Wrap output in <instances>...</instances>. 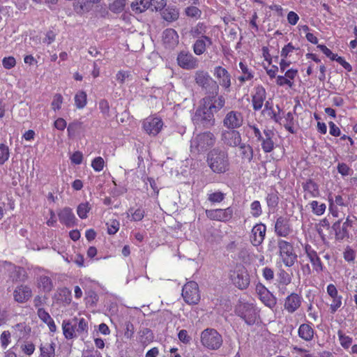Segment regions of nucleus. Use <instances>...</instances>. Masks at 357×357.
<instances>
[{
  "instance_id": "nucleus-43",
  "label": "nucleus",
  "mask_w": 357,
  "mask_h": 357,
  "mask_svg": "<svg viewBox=\"0 0 357 357\" xmlns=\"http://www.w3.org/2000/svg\"><path fill=\"white\" fill-rule=\"evenodd\" d=\"M312 211L317 215H321L324 213L326 206L325 204H319L317 201H312L310 202Z\"/></svg>"
},
{
  "instance_id": "nucleus-28",
  "label": "nucleus",
  "mask_w": 357,
  "mask_h": 357,
  "mask_svg": "<svg viewBox=\"0 0 357 357\" xmlns=\"http://www.w3.org/2000/svg\"><path fill=\"white\" fill-rule=\"evenodd\" d=\"M58 217L61 223L66 227H73L75 224L76 218L72 208L65 207L58 211Z\"/></svg>"
},
{
  "instance_id": "nucleus-26",
  "label": "nucleus",
  "mask_w": 357,
  "mask_h": 357,
  "mask_svg": "<svg viewBox=\"0 0 357 357\" xmlns=\"http://www.w3.org/2000/svg\"><path fill=\"white\" fill-rule=\"evenodd\" d=\"M303 298L296 293H291L284 300V308L289 313H294L301 305Z\"/></svg>"
},
{
  "instance_id": "nucleus-33",
  "label": "nucleus",
  "mask_w": 357,
  "mask_h": 357,
  "mask_svg": "<svg viewBox=\"0 0 357 357\" xmlns=\"http://www.w3.org/2000/svg\"><path fill=\"white\" fill-rule=\"evenodd\" d=\"M162 19L167 22L176 21L179 17L178 10L174 7L168 6L161 13Z\"/></svg>"
},
{
  "instance_id": "nucleus-39",
  "label": "nucleus",
  "mask_w": 357,
  "mask_h": 357,
  "mask_svg": "<svg viewBox=\"0 0 357 357\" xmlns=\"http://www.w3.org/2000/svg\"><path fill=\"white\" fill-rule=\"evenodd\" d=\"M82 129V122L75 121L70 123L67 128L68 135L70 137H75Z\"/></svg>"
},
{
  "instance_id": "nucleus-51",
  "label": "nucleus",
  "mask_w": 357,
  "mask_h": 357,
  "mask_svg": "<svg viewBox=\"0 0 357 357\" xmlns=\"http://www.w3.org/2000/svg\"><path fill=\"white\" fill-rule=\"evenodd\" d=\"M278 280L280 284L287 285L291 282V277L284 270L281 269L278 273Z\"/></svg>"
},
{
  "instance_id": "nucleus-36",
  "label": "nucleus",
  "mask_w": 357,
  "mask_h": 357,
  "mask_svg": "<svg viewBox=\"0 0 357 357\" xmlns=\"http://www.w3.org/2000/svg\"><path fill=\"white\" fill-rule=\"evenodd\" d=\"M87 103V95L84 91H79L75 96V104L77 108L83 109Z\"/></svg>"
},
{
  "instance_id": "nucleus-5",
  "label": "nucleus",
  "mask_w": 357,
  "mask_h": 357,
  "mask_svg": "<svg viewBox=\"0 0 357 357\" xmlns=\"http://www.w3.org/2000/svg\"><path fill=\"white\" fill-rule=\"evenodd\" d=\"M202 345L209 350L219 349L223 343L222 337L215 329L208 328L200 334Z\"/></svg>"
},
{
  "instance_id": "nucleus-3",
  "label": "nucleus",
  "mask_w": 357,
  "mask_h": 357,
  "mask_svg": "<svg viewBox=\"0 0 357 357\" xmlns=\"http://www.w3.org/2000/svg\"><path fill=\"white\" fill-rule=\"evenodd\" d=\"M215 142L214 135L209 132H204L194 136L190 140V151L193 154H199L213 146Z\"/></svg>"
},
{
  "instance_id": "nucleus-35",
  "label": "nucleus",
  "mask_w": 357,
  "mask_h": 357,
  "mask_svg": "<svg viewBox=\"0 0 357 357\" xmlns=\"http://www.w3.org/2000/svg\"><path fill=\"white\" fill-rule=\"evenodd\" d=\"M239 151L241 158L244 160L250 162L253 158L252 148L247 144L243 143L239 145Z\"/></svg>"
},
{
  "instance_id": "nucleus-10",
  "label": "nucleus",
  "mask_w": 357,
  "mask_h": 357,
  "mask_svg": "<svg viewBox=\"0 0 357 357\" xmlns=\"http://www.w3.org/2000/svg\"><path fill=\"white\" fill-rule=\"evenodd\" d=\"M236 313L248 325L254 324L258 317V312L255 307L249 303L239 305L236 309Z\"/></svg>"
},
{
  "instance_id": "nucleus-14",
  "label": "nucleus",
  "mask_w": 357,
  "mask_h": 357,
  "mask_svg": "<svg viewBox=\"0 0 357 357\" xmlns=\"http://www.w3.org/2000/svg\"><path fill=\"white\" fill-rule=\"evenodd\" d=\"M274 229L276 235L280 237L287 238L293 233L289 220L282 216L277 218Z\"/></svg>"
},
{
  "instance_id": "nucleus-60",
  "label": "nucleus",
  "mask_w": 357,
  "mask_h": 357,
  "mask_svg": "<svg viewBox=\"0 0 357 357\" xmlns=\"http://www.w3.org/2000/svg\"><path fill=\"white\" fill-rule=\"evenodd\" d=\"M63 102V97L61 94L56 93L54 96L53 100L52 102V108L56 111L61 109V104Z\"/></svg>"
},
{
  "instance_id": "nucleus-24",
  "label": "nucleus",
  "mask_w": 357,
  "mask_h": 357,
  "mask_svg": "<svg viewBox=\"0 0 357 357\" xmlns=\"http://www.w3.org/2000/svg\"><path fill=\"white\" fill-rule=\"evenodd\" d=\"M32 296L31 289L24 284L17 286L13 291L14 300L19 303H24Z\"/></svg>"
},
{
  "instance_id": "nucleus-21",
  "label": "nucleus",
  "mask_w": 357,
  "mask_h": 357,
  "mask_svg": "<svg viewBox=\"0 0 357 357\" xmlns=\"http://www.w3.org/2000/svg\"><path fill=\"white\" fill-rule=\"evenodd\" d=\"M266 98V92L262 86H257L255 88L254 93L252 96V103L253 109L258 111L261 109L264 105Z\"/></svg>"
},
{
  "instance_id": "nucleus-53",
  "label": "nucleus",
  "mask_w": 357,
  "mask_h": 357,
  "mask_svg": "<svg viewBox=\"0 0 357 357\" xmlns=\"http://www.w3.org/2000/svg\"><path fill=\"white\" fill-rule=\"evenodd\" d=\"M107 233L110 235L115 234L119 229L120 224L116 220H109L107 223Z\"/></svg>"
},
{
  "instance_id": "nucleus-47",
  "label": "nucleus",
  "mask_w": 357,
  "mask_h": 357,
  "mask_svg": "<svg viewBox=\"0 0 357 357\" xmlns=\"http://www.w3.org/2000/svg\"><path fill=\"white\" fill-rule=\"evenodd\" d=\"M206 31V26L204 23L199 22L190 31V34L194 37H198L200 35H203Z\"/></svg>"
},
{
  "instance_id": "nucleus-8",
  "label": "nucleus",
  "mask_w": 357,
  "mask_h": 357,
  "mask_svg": "<svg viewBox=\"0 0 357 357\" xmlns=\"http://www.w3.org/2000/svg\"><path fill=\"white\" fill-rule=\"evenodd\" d=\"M229 278L233 284L240 289H246L250 284L249 274L242 264H237L230 271Z\"/></svg>"
},
{
  "instance_id": "nucleus-11",
  "label": "nucleus",
  "mask_w": 357,
  "mask_h": 357,
  "mask_svg": "<svg viewBox=\"0 0 357 357\" xmlns=\"http://www.w3.org/2000/svg\"><path fill=\"white\" fill-rule=\"evenodd\" d=\"M206 215L211 220L227 222L232 218L234 210L231 207H227L225 209H208L206 210Z\"/></svg>"
},
{
  "instance_id": "nucleus-23",
  "label": "nucleus",
  "mask_w": 357,
  "mask_h": 357,
  "mask_svg": "<svg viewBox=\"0 0 357 357\" xmlns=\"http://www.w3.org/2000/svg\"><path fill=\"white\" fill-rule=\"evenodd\" d=\"M305 254L309 259L313 269L317 273H321L324 270V265L321 261V259L318 256L317 252L310 245H306L305 246Z\"/></svg>"
},
{
  "instance_id": "nucleus-29",
  "label": "nucleus",
  "mask_w": 357,
  "mask_h": 357,
  "mask_svg": "<svg viewBox=\"0 0 357 357\" xmlns=\"http://www.w3.org/2000/svg\"><path fill=\"white\" fill-rule=\"evenodd\" d=\"M163 43L168 48H174L178 43V35L173 29H167L163 32Z\"/></svg>"
},
{
  "instance_id": "nucleus-56",
  "label": "nucleus",
  "mask_w": 357,
  "mask_h": 357,
  "mask_svg": "<svg viewBox=\"0 0 357 357\" xmlns=\"http://www.w3.org/2000/svg\"><path fill=\"white\" fill-rule=\"evenodd\" d=\"M185 13L187 16L190 17L199 18L202 15V11L197 7L188 6L185 8Z\"/></svg>"
},
{
  "instance_id": "nucleus-6",
  "label": "nucleus",
  "mask_w": 357,
  "mask_h": 357,
  "mask_svg": "<svg viewBox=\"0 0 357 357\" xmlns=\"http://www.w3.org/2000/svg\"><path fill=\"white\" fill-rule=\"evenodd\" d=\"M279 255L281 261L287 267H291L297 260L293 245L284 240H279L278 242Z\"/></svg>"
},
{
  "instance_id": "nucleus-9",
  "label": "nucleus",
  "mask_w": 357,
  "mask_h": 357,
  "mask_svg": "<svg viewBox=\"0 0 357 357\" xmlns=\"http://www.w3.org/2000/svg\"><path fill=\"white\" fill-rule=\"evenodd\" d=\"M182 296L185 302L189 305L198 303L200 300V294L197 282L194 281L187 282L183 287Z\"/></svg>"
},
{
  "instance_id": "nucleus-61",
  "label": "nucleus",
  "mask_w": 357,
  "mask_h": 357,
  "mask_svg": "<svg viewBox=\"0 0 357 357\" xmlns=\"http://www.w3.org/2000/svg\"><path fill=\"white\" fill-rule=\"evenodd\" d=\"M317 47L328 58H330L333 61H335L337 58V54L333 53L331 50H329L324 45H318Z\"/></svg>"
},
{
  "instance_id": "nucleus-1",
  "label": "nucleus",
  "mask_w": 357,
  "mask_h": 357,
  "mask_svg": "<svg viewBox=\"0 0 357 357\" xmlns=\"http://www.w3.org/2000/svg\"><path fill=\"white\" fill-rule=\"evenodd\" d=\"M62 328L65 337L73 339L77 336L87 335L89 325L84 318L75 317L70 321H63Z\"/></svg>"
},
{
  "instance_id": "nucleus-13",
  "label": "nucleus",
  "mask_w": 357,
  "mask_h": 357,
  "mask_svg": "<svg viewBox=\"0 0 357 357\" xmlns=\"http://www.w3.org/2000/svg\"><path fill=\"white\" fill-rule=\"evenodd\" d=\"M162 126L163 122L158 117L149 116L143 121V129L149 135H157L160 132Z\"/></svg>"
},
{
  "instance_id": "nucleus-25",
  "label": "nucleus",
  "mask_w": 357,
  "mask_h": 357,
  "mask_svg": "<svg viewBox=\"0 0 357 357\" xmlns=\"http://www.w3.org/2000/svg\"><path fill=\"white\" fill-rule=\"evenodd\" d=\"M303 197L305 200L318 197L320 195L319 185L312 179L302 183Z\"/></svg>"
},
{
  "instance_id": "nucleus-41",
  "label": "nucleus",
  "mask_w": 357,
  "mask_h": 357,
  "mask_svg": "<svg viewBox=\"0 0 357 357\" xmlns=\"http://www.w3.org/2000/svg\"><path fill=\"white\" fill-rule=\"evenodd\" d=\"M132 10L136 13H141L149 8V0H141L140 2H132Z\"/></svg>"
},
{
  "instance_id": "nucleus-50",
  "label": "nucleus",
  "mask_w": 357,
  "mask_h": 357,
  "mask_svg": "<svg viewBox=\"0 0 357 357\" xmlns=\"http://www.w3.org/2000/svg\"><path fill=\"white\" fill-rule=\"evenodd\" d=\"M94 3L89 1V0H79L76 5V9L79 12H87Z\"/></svg>"
},
{
  "instance_id": "nucleus-46",
  "label": "nucleus",
  "mask_w": 357,
  "mask_h": 357,
  "mask_svg": "<svg viewBox=\"0 0 357 357\" xmlns=\"http://www.w3.org/2000/svg\"><path fill=\"white\" fill-rule=\"evenodd\" d=\"M267 205L271 208H275L279 202V197L277 192H273L268 194L266 197Z\"/></svg>"
},
{
  "instance_id": "nucleus-38",
  "label": "nucleus",
  "mask_w": 357,
  "mask_h": 357,
  "mask_svg": "<svg viewBox=\"0 0 357 357\" xmlns=\"http://www.w3.org/2000/svg\"><path fill=\"white\" fill-rule=\"evenodd\" d=\"M263 112L266 114L270 119H273L275 122H279L280 118L278 114L274 111L273 107L271 102L266 101L264 104V109Z\"/></svg>"
},
{
  "instance_id": "nucleus-20",
  "label": "nucleus",
  "mask_w": 357,
  "mask_h": 357,
  "mask_svg": "<svg viewBox=\"0 0 357 357\" xmlns=\"http://www.w3.org/2000/svg\"><path fill=\"white\" fill-rule=\"evenodd\" d=\"M275 133L272 130L265 129L260 138H257L261 142V149L265 153H270L274 149V142L273 138Z\"/></svg>"
},
{
  "instance_id": "nucleus-40",
  "label": "nucleus",
  "mask_w": 357,
  "mask_h": 357,
  "mask_svg": "<svg viewBox=\"0 0 357 357\" xmlns=\"http://www.w3.org/2000/svg\"><path fill=\"white\" fill-rule=\"evenodd\" d=\"M337 336H338V339H339V342H340V345L344 349H348L352 342H353V339L352 337L348 336V335H346L341 330H339L337 331Z\"/></svg>"
},
{
  "instance_id": "nucleus-37",
  "label": "nucleus",
  "mask_w": 357,
  "mask_h": 357,
  "mask_svg": "<svg viewBox=\"0 0 357 357\" xmlns=\"http://www.w3.org/2000/svg\"><path fill=\"white\" fill-rule=\"evenodd\" d=\"M40 357H54V344L45 343L40 347Z\"/></svg>"
},
{
  "instance_id": "nucleus-17",
  "label": "nucleus",
  "mask_w": 357,
  "mask_h": 357,
  "mask_svg": "<svg viewBox=\"0 0 357 357\" xmlns=\"http://www.w3.org/2000/svg\"><path fill=\"white\" fill-rule=\"evenodd\" d=\"M221 139L225 144L236 147L241 144V136L236 129H228L222 132Z\"/></svg>"
},
{
  "instance_id": "nucleus-55",
  "label": "nucleus",
  "mask_w": 357,
  "mask_h": 357,
  "mask_svg": "<svg viewBox=\"0 0 357 357\" xmlns=\"http://www.w3.org/2000/svg\"><path fill=\"white\" fill-rule=\"evenodd\" d=\"M225 195L221 192H215L208 195V200L211 203H220L225 199Z\"/></svg>"
},
{
  "instance_id": "nucleus-27",
  "label": "nucleus",
  "mask_w": 357,
  "mask_h": 357,
  "mask_svg": "<svg viewBox=\"0 0 357 357\" xmlns=\"http://www.w3.org/2000/svg\"><path fill=\"white\" fill-rule=\"evenodd\" d=\"M3 264L10 272V278L13 281L24 282L27 280V273L24 268L15 266L6 261L3 262Z\"/></svg>"
},
{
  "instance_id": "nucleus-19",
  "label": "nucleus",
  "mask_w": 357,
  "mask_h": 357,
  "mask_svg": "<svg viewBox=\"0 0 357 357\" xmlns=\"http://www.w3.org/2000/svg\"><path fill=\"white\" fill-rule=\"evenodd\" d=\"M266 227L264 224L259 223L255 225L251 231L250 242L254 246L260 245L266 236Z\"/></svg>"
},
{
  "instance_id": "nucleus-30",
  "label": "nucleus",
  "mask_w": 357,
  "mask_h": 357,
  "mask_svg": "<svg viewBox=\"0 0 357 357\" xmlns=\"http://www.w3.org/2000/svg\"><path fill=\"white\" fill-rule=\"evenodd\" d=\"M37 287L43 292H50L54 287L52 280L45 273L39 275L36 278Z\"/></svg>"
},
{
  "instance_id": "nucleus-57",
  "label": "nucleus",
  "mask_w": 357,
  "mask_h": 357,
  "mask_svg": "<svg viewBox=\"0 0 357 357\" xmlns=\"http://www.w3.org/2000/svg\"><path fill=\"white\" fill-rule=\"evenodd\" d=\"M105 161L102 157L95 158L91 162V167L96 172H100L103 169Z\"/></svg>"
},
{
  "instance_id": "nucleus-31",
  "label": "nucleus",
  "mask_w": 357,
  "mask_h": 357,
  "mask_svg": "<svg viewBox=\"0 0 357 357\" xmlns=\"http://www.w3.org/2000/svg\"><path fill=\"white\" fill-rule=\"evenodd\" d=\"M211 44L212 40L209 37L202 36L194 43L193 51L195 54L201 55L205 52L206 47L210 46Z\"/></svg>"
},
{
  "instance_id": "nucleus-22",
  "label": "nucleus",
  "mask_w": 357,
  "mask_h": 357,
  "mask_svg": "<svg viewBox=\"0 0 357 357\" xmlns=\"http://www.w3.org/2000/svg\"><path fill=\"white\" fill-rule=\"evenodd\" d=\"M352 220L349 219L348 217L346 219V221L341 225L340 220L335 222L333 226L332 229L335 231V238L338 241L343 240L345 238L349 237V231L347 228L349 227H351Z\"/></svg>"
},
{
  "instance_id": "nucleus-7",
  "label": "nucleus",
  "mask_w": 357,
  "mask_h": 357,
  "mask_svg": "<svg viewBox=\"0 0 357 357\" xmlns=\"http://www.w3.org/2000/svg\"><path fill=\"white\" fill-rule=\"evenodd\" d=\"M195 80L196 84L204 89L207 93L214 95L218 93V84L207 72L197 70L195 73Z\"/></svg>"
},
{
  "instance_id": "nucleus-18",
  "label": "nucleus",
  "mask_w": 357,
  "mask_h": 357,
  "mask_svg": "<svg viewBox=\"0 0 357 357\" xmlns=\"http://www.w3.org/2000/svg\"><path fill=\"white\" fill-rule=\"evenodd\" d=\"M213 75L218 84L226 91H229L231 86V75L222 66H216L214 68Z\"/></svg>"
},
{
  "instance_id": "nucleus-12",
  "label": "nucleus",
  "mask_w": 357,
  "mask_h": 357,
  "mask_svg": "<svg viewBox=\"0 0 357 357\" xmlns=\"http://www.w3.org/2000/svg\"><path fill=\"white\" fill-rule=\"evenodd\" d=\"M243 124V116L241 112L231 110L227 112L223 119V126L227 129H237Z\"/></svg>"
},
{
  "instance_id": "nucleus-42",
  "label": "nucleus",
  "mask_w": 357,
  "mask_h": 357,
  "mask_svg": "<svg viewBox=\"0 0 357 357\" xmlns=\"http://www.w3.org/2000/svg\"><path fill=\"white\" fill-rule=\"evenodd\" d=\"M91 209V207L89 202L81 203L77 206V213L81 219H86L87 213Z\"/></svg>"
},
{
  "instance_id": "nucleus-48",
  "label": "nucleus",
  "mask_w": 357,
  "mask_h": 357,
  "mask_svg": "<svg viewBox=\"0 0 357 357\" xmlns=\"http://www.w3.org/2000/svg\"><path fill=\"white\" fill-rule=\"evenodd\" d=\"M125 2L126 0H114L109 5L110 10L116 13L122 12L126 5Z\"/></svg>"
},
{
  "instance_id": "nucleus-58",
  "label": "nucleus",
  "mask_w": 357,
  "mask_h": 357,
  "mask_svg": "<svg viewBox=\"0 0 357 357\" xmlns=\"http://www.w3.org/2000/svg\"><path fill=\"white\" fill-rule=\"evenodd\" d=\"M129 212L131 214V220L132 221H140L142 220L145 215L144 209L139 208L132 212V209H130Z\"/></svg>"
},
{
  "instance_id": "nucleus-49",
  "label": "nucleus",
  "mask_w": 357,
  "mask_h": 357,
  "mask_svg": "<svg viewBox=\"0 0 357 357\" xmlns=\"http://www.w3.org/2000/svg\"><path fill=\"white\" fill-rule=\"evenodd\" d=\"M10 157V150L7 145L0 144V165H3Z\"/></svg>"
},
{
  "instance_id": "nucleus-64",
  "label": "nucleus",
  "mask_w": 357,
  "mask_h": 357,
  "mask_svg": "<svg viewBox=\"0 0 357 357\" xmlns=\"http://www.w3.org/2000/svg\"><path fill=\"white\" fill-rule=\"evenodd\" d=\"M2 64L6 69H10L15 66L16 61L13 56L5 57L2 61Z\"/></svg>"
},
{
  "instance_id": "nucleus-52",
  "label": "nucleus",
  "mask_w": 357,
  "mask_h": 357,
  "mask_svg": "<svg viewBox=\"0 0 357 357\" xmlns=\"http://www.w3.org/2000/svg\"><path fill=\"white\" fill-rule=\"evenodd\" d=\"M250 213L255 218H258L262 214V208L259 201H254L250 204Z\"/></svg>"
},
{
  "instance_id": "nucleus-15",
  "label": "nucleus",
  "mask_w": 357,
  "mask_h": 357,
  "mask_svg": "<svg viewBox=\"0 0 357 357\" xmlns=\"http://www.w3.org/2000/svg\"><path fill=\"white\" fill-rule=\"evenodd\" d=\"M178 65L186 70H192L198 67L199 61L191 53L181 52L177 56Z\"/></svg>"
},
{
  "instance_id": "nucleus-4",
  "label": "nucleus",
  "mask_w": 357,
  "mask_h": 357,
  "mask_svg": "<svg viewBox=\"0 0 357 357\" xmlns=\"http://www.w3.org/2000/svg\"><path fill=\"white\" fill-rule=\"evenodd\" d=\"M210 98H204L202 100V105L195 112L192 116L194 124L204 128H209L215 124V118L213 112L206 109V102H209Z\"/></svg>"
},
{
  "instance_id": "nucleus-62",
  "label": "nucleus",
  "mask_w": 357,
  "mask_h": 357,
  "mask_svg": "<svg viewBox=\"0 0 357 357\" xmlns=\"http://www.w3.org/2000/svg\"><path fill=\"white\" fill-rule=\"evenodd\" d=\"M134 332L135 330L133 324L130 321H126L125 323L124 337L126 339H131L133 337Z\"/></svg>"
},
{
  "instance_id": "nucleus-54",
  "label": "nucleus",
  "mask_w": 357,
  "mask_h": 357,
  "mask_svg": "<svg viewBox=\"0 0 357 357\" xmlns=\"http://www.w3.org/2000/svg\"><path fill=\"white\" fill-rule=\"evenodd\" d=\"M11 342V334L8 331H4L0 335L1 346L3 349H6Z\"/></svg>"
},
{
  "instance_id": "nucleus-16",
  "label": "nucleus",
  "mask_w": 357,
  "mask_h": 357,
  "mask_svg": "<svg viewBox=\"0 0 357 357\" xmlns=\"http://www.w3.org/2000/svg\"><path fill=\"white\" fill-rule=\"evenodd\" d=\"M256 292L260 301L269 308H273L276 305L275 297L262 284L258 283L256 285Z\"/></svg>"
},
{
  "instance_id": "nucleus-63",
  "label": "nucleus",
  "mask_w": 357,
  "mask_h": 357,
  "mask_svg": "<svg viewBox=\"0 0 357 357\" xmlns=\"http://www.w3.org/2000/svg\"><path fill=\"white\" fill-rule=\"evenodd\" d=\"M342 305V296L332 298V303L330 305L331 313H335Z\"/></svg>"
},
{
  "instance_id": "nucleus-32",
  "label": "nucleus",
  "mask_w": 357,
  "mask_h": 357,
  "mask_svg": "<svg viewBox=\"0 0 357 357\" xmlns=\"http://www.w3.org/2000/svg\"><path fill=\"white\" fill-rule=\"evenodd\" d=\"M298 335L302 340L310 342L314 338V330L310 324H302L298 328Z\"/></svg>"
},
{
  "instance_id": "nucleus-59",
  "label": "nucleus",
  "mask_w": 357,
  "mask_h": 357,
  "mask_svg": "<svg viewBox=\"0 0 357 357\" xmlns=\"http://www.w3.org/2000/svg\"><path fill=\"white\" fill-rule=\"evenodd\" d=\"M99 109L105 118L109 116V105L107 100L102 99L100 100Z\"/></svg>"
},
{
  "instance_id": "nucleus-2",
  "label": "nucleus",
  "mask_w": 357,
  "mask_h": 357,
  "mask_svg": "<svg viewBox=\"0 0 357 357\" xmlns=\"http://www.w3.org/2000/svg\"><path fill=\"white\" fill-rule=\"evenodd\" d=\"M207 162L211 170L217 174L224 173L229 169L228 154L219 149H213L208 153Z\"/></svg>"
},
{
  "instance_id": "nucleus-34",
  "label": "nucleus",
  "mask_w": 357,
  "mask_h": 357,
  "mask_svg": "<svg viewBox=\"0 0 357 357\" xmlns=\"http://www.w3.org/2000/svg\"><path fill=\"white\" fill-rule=\"evenodd\" d=\"M153 339L154 335L149 328H144L139 332V340L143 345H148Z\"/></svg>"
},
{
  "instance_id": "nucleus-44",
  "label": "nucleus",
  "mask_w": 357,
  "mask_h": 357,
  "mask_svg": "<svg viewBox=\"0 0 357 357\" xmlns=\"http://www.w3.org/2000/svg\"><path fill=\"white\" fill-rule=\"evenodd\" d=\"M239 67L243 73V75L241 76L238 79L241 82H245L252 79L253 75L248 69V66L243 62L239 63Z\"/></svg>"
},
{
  "instance_id": "nucleus-45",
  "label": "nucleus",
  "mask_w": 357,
  "mask_h": 357,
  "mask_svg": "<svg viewBox=\"0 0 357 357\" xmlns=\"http://www.w3.org/2000/svg\"><path fill=\"white\" fill-rule=\"evenodd\" d=\"M149 4L152 10H162L167 5V0H149Z\"/></svg>"
}]
</instances>
